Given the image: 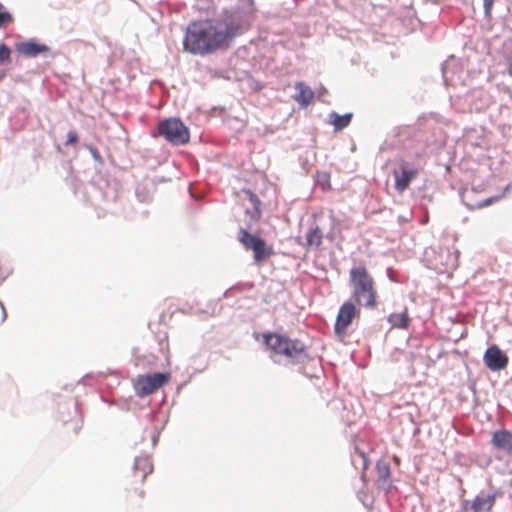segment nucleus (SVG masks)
Listing matches in <instances>:
<instances>
[{"instance_id": "obj_1", "label": "nucleus", "mask_w": 512, "mask_h": 512, "mask_svg": "<svg viewBox=\"0 0 512 512\" xmlns=\"http://www.w3.org/2000/svg\"><path fill=\"white\" fill-rule=\"evenodd\" d=\"M238 32V27L219 19L191 22L185 33L184 50L194 55H208L226 49Z\"/></svg>"}, {"instance_id": "obj_2", "label": "nucleus", "mask_w": 512, "mask_h": 512, "mask_svg": "<svg viewBox=\"0 0 512 512\" xmlns=\"http://www.w3.org/2000/svg\"><path fill=\"white\" fill-rule=\"evenodd\" d=\"M353 302L366 309H375L378 305V292L375 280L363 267H353L349 272Z\"/></svg>"}, {"instance_id": "obj_3", "label": "nucleus", "mask_w": 512, "mask_h": 512, "mask_svg": "<svg viewBox=\"0 0 512 512\" xmlns=\"http://www.w3.org/2000/svg\"><path fill=\"white\" fill-rule=\"evenodd\" d=\"M262 338L268 350L291 363L302 361L307 357L306 346L298 339H291L274 332L263 333Z\"/></svg>"}, {"instance_id": "obj_4", "label": "nucleus", "mask_w": 512, "mask_h": 512, "mask_svg": "<svg viewBox=\"0 0 512 512\" xmlns=\"http://www.w3.org/2000/svg\"><path fill=\"white\" fill-rule=\"evenodd\" d=\"M153 471V464L148 456H139L135 459L132 474L127 479L128 498L132 502L144 498V491L138 487Z\"/></svg>"}, {"instance_id": "obj_5", "label": "nucleus", "mask_w": 512, "mask_h": 512, "mask_svg": "<svg viewBox=\"0 0 512 512\" xmlns=\"http://www.w3.org/2000/svg\"><path fill=\"white\" fill-rule=\"evenodd\" d=\"M238 240L246 250L253 252L254 262L258 266L274 255L273 246L268 245L261 237L249 233L245 228L239 229Z\"/></svg>"}, {"instance_id": "obj_6", "label": "nucleus", "mask_w": 512, "mask_h": 512, "mask_svg": "<svg viewBox=\"0 0 512 512\" xmlns=\"http://www.w3.org/2000/svg\"><path fill=\"white\" fill-rule=\"evenodd\" d=\"M159 135L174 145H184L189 142V129L178 118L161 121L158 126Z\"/></svg>"}, {"instance_id": "obj_7", "label": "nucleus", "mask_w": 512, "mask_h": 512, "mask_svg": "<svg viewBox=\"0 0 512 512\" xmlns=\"http://www.w3.org/2000/svg\"><path fill=\"white\" fill-rule=\"evenodd\" d=\"M170 380V373H153L138 375L134 380V389L139 397L150 395L163 387Z\"/></svg>"}, {"instance_id": "obj_8", "label": "nucleus", "mask_w": 512, "mask_h": 512, "mask_svg": "<svg viewBox=\"0 0 512 512\" xmlns=\"http://www.w3.org/2000/svg\"><path fill=\"white\" fill-rule=\"evenodd\" d=\"M360 307L352 300H347L340 306L334 325V331L337 336L343 337L346 335L347 329L353 320L360 316Z\"/></svg>"}, {"instance_id": "obj_9", "label": "nucleus", "mask_w": 512, "mask_h": 512, "mask_svg": "<svg viewBox=\"0 0 512 512\" xmlns=\"http://www.w3.org/2000/svg\"><path fill=\"white\" fill-rule=\"evenodd\" d=\"M418 174V168L404 159L400 160L398 169L393 171L395 189L399 193H403L410 186V183L417 178Z\"/></svg>"}, {"instance_id": "obj_10", "label": "nucleus", "mask_w": 512, "mask_h": 512, "mask_svg": "<svg viewBox=\"0 0 512 512\" xmlns=\"http://www.w3.org/2000/svg\"><path fill=\"white\" fill-rule=\"evenodd\" d=\"M483 361L489 370L500 371L507 367L509 359L497 345H492L486 350Z\"/></svg>"}, {"instance_id": "obj_11", "label": "nucleus", "mask_w": 512, "mask_h": 512, "mask_svg": "<svg viewBox=\"0 0 512 512\" xmlns=\"http://www.w3.org/2000/svg\"><path fill=\"white\" fill-rule=\"evenodd\" d=\"M495 504V495H477L472 501H464L457 512H490Z\"/></svg>"}, {"instance_id": "obj_12", "label": "nucleus", "mask_w": 512, "mask_h": 512, "mask_svg": "<svg viewBox=\"0 0 512 512\" xmlns=\"http://www.w3.org/2000/svg\"><path fill=\"white\" fill-rule=\"evenodd\" d=\"M492 446L508 456H512V432L506 429L493 432L491 438Z\"/></svg>"}, {"instance_id": "obj_13", "label": "nucleus", "mask_w": 512, "mask_h": 512, "mask_svg": "<svg viewBox=\"0 0 512 512\" xmlns=\"http://www.w3.org/2000/svg\"><path fill=\"white\" fill-rule=\"evenodd\" d=\"M16 50L25 57H36L39 54L48 52L50 49L45 44L35 41H26L17 44Z\"/></svg>"}, {"instance_id": "obj_14", "label": "nucleus", "mask_w": 512, "mask_h": 512, "mask_svg": "<svg viewBox=\"0 0 512 512\" xmlns=\"http://www.w3.org/2000/svg\"><path fill=\"white\" fill-rule=\"evenodd\" d=\"M295 89L297 90V94L295 95V100L303 105L307 106L309 105L313 98H314V92L313 90L307 86L306 84L302 82H297L295 84Z\"/></svg>"}, {"instance_id": "obj_15", "label": "nucleus", "mask_w": 512, "mask_h": 512, "mask_svg": "<svg viewBox=\"0 0 512 512\" xmlns=\"http://www.w3.org/2000/svg\"><path fill=\"white\" fill-rule=\"evenodd\" d=\"M243 192L248 197L249 201L253 206L252 211L247 210L246 213L250 216L251 221L256 223L260 220L262 215L261 201L259 200L257 195L254 194L250 189H243Z\"/></svg>"}, {"instance_id": "obj_16", "label": "nucleus", "mask_w": 512, "mask_h": 512, "mask_svg": "<svg viewBox=\"0 0 512 512\" xmlns=\"http://www.w3.org/2000/svg\"><path fill=\"white\" fill-rule=\"evenodd\" d=\"M323 234L318 226H313L306 232L305 247L307 250L317 249L322 244Z\"/></svg>"}, {"instance_id": "obj_17", "label": "nucleus", "mask_w": 512, "mask_h": 512, "mask_svg": "<svg viewBox=\"0 0 512 512\" xmlns=\"http://www.w3.org/2000/svg\"><path fill=\"white\" fill-rule=\"evenodd\" d=\"M388 322L394 328H400V329L408 328L409 322H410L408 309L404 308V310L400 313H391L388 316Z\"/></svg>"}, {"instance_id": "obj_18", "label": "nucleus", "mask_w": 512, "mask_h": 512, "mask_svg": "<svg viewBox=\"0 0 512 512\" xmlns=\"http://www.w3.org/2000/svg\"><path fill=\"white\" fill-rule=\"evenodd\" d=\"M330 123L334 126L336 131L346 128L352 119V114L339 115L337 113L330 114Z\"/></svg>"}, {"instance_id": "obj_19", "label": "nucleus", "mask_w": 512, "mask_h": 512, "mask_svg": "<svg viewBox=\"0 0 512 512\" xmlns=\"http://www.w3.org/2000/svg\"><path fill=\"white\" fill-rule=\"evenodd\" d=\"M316 184L325 192L332 189L331 175L325 171H318L315 177Z\"/></svg>"}, {"instance_id": "obj_20", "label": "nucleus", "mask_w": 512, "mask_h": 512, "mask_svg": "<svg viewBox=\"0 0 512 512\" xmlns=\"http://www.w3.org/2000/svg\"><path fill=\"white\" fill-rule=\"evenodd\" d=\"M378 477L382 480H387L390 476V466L385 461H379L376 465Z\"/></svg>"}, {"instance_id": "obj_21", "label": "nucleus", "mask_w": 512, "mask_h": 512, "mask_svg": "<svg viewBox=\"0 0 512 512\" xmlns=\"http://www.w3.org/2000/svg\"><path fill=\"white\" fill-rule=\"evenodd\" d=\"M445 252H446V258L444 261H440L441 266H443L444 269L454 268L456 266L457 257L453 253H451L448 249H446Z\"/></svg>"}, {"instance_id": "obj_22", "label": "nucleus", "mask_w": 512, "mask_h": 512, "mask_svg": "<svg viewBox=\"0 0 512 512\" xmlns=\"http://www.w3.org/2000/svg\"><path fill=\"white\" fill-rule=\"evenodd\" d=\"M12 21V15L6 11L4 5L0 3V28L7 26Z\"/></svg>"}, {"instance_id": "obj_23", "label": "nucleus", "mask_w": 512, "mask_h": 512, "mask_svg": "<svg viewBox=\"0 0 512 512\" xmlns=\"http://www.w3.org/2000/svg\"><path fill=\"white\" fill-rule=\"evenodd\" d=\"M10 55H11L10 48L5 44H1L0 45V63L9 62Z\"/></svg>"}, {"instance_id": "obj_24", "label": "nucleus", "mask_w": 512, "mask_h": 512, "mask_svg": "<svg viewBox=\"0 0 512 512\" xmlns=\"http://www.w3.org/2000/svg\"><path fill=\"white\" fill-rule=\"evenodd\" d=\"M502 197H503V195H498V196L487 198V199L479 202L478 204H476L475 208L481 209V208L487 207V206L499 201Z\"/></svg>"}, {"instance_id": "obj_25", "label": "nucleus", "mask_w": 512, "mask_h": 512, "mask_svg": "<svg viewBox=\"0 0 512 512\" xmlns=\"http://www.w3.org/2000/svg\"><path fill=\"white\" fill-rule=\"evenodd\" d=\"M78 143V134L76 131L71 130L67 134V140L65 142L66 146L76 145Z\"/></svg>"}, {"instance_id": "obj_26", "label": "nucleus", "mask_w": 512, "mask_h": 512, "mask_svg": "<svg viewBox=\"0 0 512 512\" xmlns=\"http://www.w3.org/2000/svg\"><path fill=\"white\" fill-rule=\"evenodd\" d=\"M483 2H484L485 15L490 16L492 8H493L494 0H483Z\"/></svg>"}, {"instance_id": "obj_27", "label": "nucleus", "mask_w": 512, "mask_h": 512, "mask_svg": "<svg viewBox=\"0 0 512 512\" xmlns=\"http://www.w3.org/2000/svg\"><path fill=\"white\" fill-rule=\"evenodd\" d=\"M358 454H359L360 458L362 459V462H363V469H364V470H366V469H367V467H368V464H369L368 457H367V455H366L364 452H362V451H360Z\"/></svg>"}, {"instance_id": "obj_28", "label": "nucleus", "mask_w": 512, "mask_h": 512, "mask_svg": "<svg viewBox=\"0 0 512 512\" xmlns=\"http://www.w3.org/2000/svg\"><path fill=\"white\" fill-rule=\"evenodd\" d=\"M89 150H90V152H91V154H92V156H93V158H94L95 160H97V161H100V160H101V157H100V154H99V152H98L97 148H95V147H93V146H90V147H89Z\"/></svg>"}, {"instance_id": "obj_29", "label": "nucleus", "mask_w": 512, "mask_h": 512, "mask_svg": "<svg viewBox=\"0 0 512 512\" xmlns=\"http://www.w3.org/2000/svg\"><path fill=\"white\" fill-rule=\"evenodd\" d=\"M5 72L4 71H0V80H2L4 77H5Z\"/></svg>"}, {"instance_id": "obj_30", "label": "nucleus", "mask_w": 512, "mask_h": 512, "mask_svg": "<svg viewBox=\"0 0 512 512\" xmlns=\"http://www.w3.org/2000/svg\"><path fill=\"white\" fill-rule=\"evenodd\" d=\"M509 74L512 76V63L509 66Z\"/></svg>"}]
</instances>
